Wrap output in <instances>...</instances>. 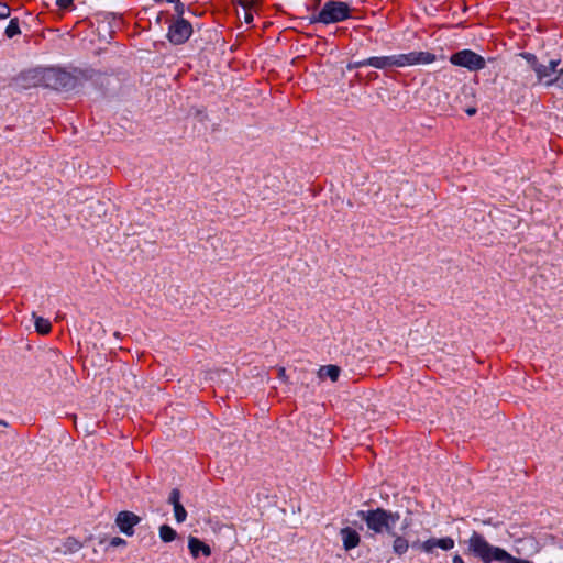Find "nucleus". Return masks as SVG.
<instances>
[{"instance_id":"obj_1","label":"nucleus","mask_w":563,"mask_h":563,"mask_svg":"<svg viewBox=\"0 0 563 563\" xmlns=\"http://www.w3.org/2000/svg\"><path fill=\"white\" fill-rule=\"evenodd\" d=\"M467 551L479 559L482 563H492L493 561L499 563H533L529 560L516 558L503 548L492 545L486 538L477 531H473L467 540Z\"/></svg>"},{"instance_id":"obj_2","label":"nucleus","mask_w":563,"mask_h":563,"mask_svg":"<svg viewBox=\"0 0 563 563\" xmlns=\"http://www.w3.org/2000/svg\"><path fill=\"white\" fill-rule=\"evenodd\" d=\"M44 88L69 91L76 89L88 78L87 73L80 69L67 71L59 67L44 68Z\"/></svg>"},{"instance_id":"obj_3","label":"nucleus","mask_w":563,"mask_h":563,"mask_svg":"<svg viewBox=\"0 0 563 563\" xmlns=\"http://www.w3.org/2000/svg\"><path fill=\"white\" fill-rule=\"evenodd\" d=\"M357 516L365 521L368 530L374 533H387L390 537L396 536L395 526L400 519L399 512L376 508L367 511L360 510Z\"/></svg>"},{"instance_id":"obj_4","label":"nucleus","mask_w":563,"mask_h":563,"mask_svg":"<svg viewBox=\"0 0 563 563\" xmlns=\"http://www.w3.org/2000/svg\"><path fill=\"white\" fill-rule=\"evenodd\" d=\"M350 18V8L344 2L328 1L318 14V21L324 24L336 23Z\"/></svg>"},{"instance_id":"obj_5","label":"nucleus","mask_w":563,"mask_h":563,"mask_svg":"<svg viewBox=\"0 0 563 563\" xmlns=\"http://www.w3.org/2000/svg\"><path fill=\"white\" fill-rule=\"evenodd\" d=\"M450 62L470 71H477L486 66L484 57L471 49H462L451 55Z\"/></svg>"},{"instance_id":"obj_6","label":"nucleus","mask_w":563,"mask_h":563,"mask_svg":"<svg viewBox=\"0 0 563 563\" xmlns=\"http://www.w3.org/2000/svg\"><path fill=\"white\" fill-rule=\"evenodd\" d=\"M44 68H31L21 71L15 78L14 82L18 87L29 89L32 87H44Z\"/></svg>"},{"instance_id":"obj_7","label":"nucleus","mask_w":563,"mask_h":563,"mask_svg":"<svg viewBox=\"0 0 563 563\" xmlns=\"http://www.w3.org/2000/svg\"><path fill=\"white\" fill-rule=\"evenodd\" d=\"M191 34V24L187 20L180 18L169 25L167 37L170 43L175 45H180L184 44L190 37Z\"/></svg>"},{"instance_id":"obj_8","label":"nucleus","mask_w":563,"mask_h":563,"mask_svg":"<svg viewBox=\"0 0 563 563\" xmlns=\"http://www.w3.org/2000/svg\"><path fill=\"white\" fill-rule=\"evenodd\" d=\"M141 518L132 511H120L117 515L115 523L119 527L120 531L126 536H132L134 533V526L140 523Z\"/></svg>"},{"instance_id":"obj_9","label":"nucleus","mask_w":563,"mask_h":563,"mask_svg":"<svg viewBox=\"0 0 563 563\" xmlns=\"http://www.w3.org/2000/svg\"><path fill=\"white\" fill-rule=\"evenodd\" d=\"M454 545L455 541L451 537L430 538L420 544V549L426 553H433L435 548L449 551L452 550Z\"/></svg>"},{"instance_id":"obj_10","label":"nucleus","mask_w":563,"mask_h":563,"mask_svg":"<svg viewBox=\"0 0 563 563\" xmlns=\"http://www.w3.org/2000/svg\"><path fill=\"white\" fill-rule=\"evenodd\" d=\"M406 56L408 66L426 65L437 60V56L430 52H410Z\"/></svg>"},{"instance_id":"obj_11","label":"nucleus","mask_w":563,"mask_h":563,"mask_svg":"<svg viewBox=\"0 0 563 563\" xmlns=\"http://www.w3.org/2000/svg\"><path fill=\"white\" fill-rule=\"evenodd\" d=\"M340 534L342 537L343 547L346 551L352 550L360 544L361 538L356 530L350 527L342 528Z\"/></svg>"},{"instance_id":"obj_12","label":"nucleus","mask_w":563,"mask_h":563,"mask_svg":"<svg viewBox=\"0 0 563 563\" xmlns=\"http://www.w3.org/2000/svg\"><path fill=\"white\" fill-rule=\"evenodd\" d=\"M188 548L190 554L196 559L201 552L205 556L211 555V548L196 537H189Z\"/></svg>"},{"instance_id":"obj_13","label":"nucleus","mask_w":563,"mask_h":563,"mask_svg":"<svg viewBox=\"0 0 563 563\" xmlns=\"http://www.w3.org/2000/svg\"><path fill=\"white\" fill-rule=\"evenodd\" d=\"M394 57L391 56H382V57H369L367 58L368 66L375 67L377 69H385L387 67L394 66Z\"/></svg>"},{"instance_id":"obj_14","label":"nucleus","mask_w":563,"mask_h":563,"mask_svg":"<svg viewBox=\"0 0 563 563\" xmlns=\"http://www.w3.org/2000/svg\"><path fill=\"white\" fill-rule=\"evenodd\" d=\"M340 367L336 365H325L321 366L318 374L320 378L329 377L332 382H336L340 376Z\"/></svg>"},{"instance_id":"obj_15","label":"nucleus","mask_w":563,"mask_h":563,"mask_svg":"<svg viewBox=\"0 0 563 563\" xmlns=\"http://www.w3.org/2000/svg\"><path fill=\"white\" fill-rule=\"evenodd\" d=\"M33 317L35 319V322H34L35 329L40 334H47L51 332L52 324L47 319L38 317L35 313H33Z\"/></svg>"},{"instance_id":"obj_16","label":"nucleus","mask_w":563,"mask_h":563,"mask_svg":"<svg viewBox=\"0 0 563 563\" xmlns=\"http://www.w3.org/2000/svg\"><path fill=\"white\" fill-rule=\"evenodd\" d=\"M82 548V543L74 537H68L63 543L64 553H75Z\"/></svg>"},{"instance_id":"obj_17","label":"nucleus","mask_w":563,"mask_h":563,"mask_svg":"<svg viewBox=\"0 0 563 563\" xmlns=\"http://www.w3.org/2000/svg\"><path fill=\"white\" fill-rule=\"evenodd\" d=\"M538 81L543 82L545 85V80L553 79L554 71H549L548 65L539 64L534 69Z\"/></svg>"},{"instance_id":"obj_18","label":"nucleus","mask_w":563,"mask_h":563,"mask_svg":"<svg viewBox=\"0 0 563 563\" xmlns=\"http://www.w3.org/2000/svg\"><path fill=\"white\" fill-rule=\"evenodd\" d=\"M176 531L168 525H162L159 527V538L162 539V541L172 542L176 539Z\"/></svg>"},{"instance_id":"obj_19","label":"nucleus","mask_w":563,"mask_h":563,"mask_svg":"<svg viewBox=\"0 0 563 563\" xmlns=\"http://www.w3.org/2000/svg\"><path fill=\"white\" fill-rule=\"evenodd\" d=\"M394 538H395L394 544H393L394 552L398 555L406 553L409 548L408 541L405 538L397 536V534Z\"/></svg>"},{"instance_id":"obj_20","label":"nucleus","mask_w":563,"mask_h":563,"mask_svg":"<svg viewBox=\"0 0 563 563\" xmlns=\"http://www.w3.org/2000/svg\"><path fill=\"white\" fill-rule=\"evenodd\" d=\"M20 26H19V20L16 18L11 19L9 25L5 29V35L9 38H12L13 36L20 34Z\"/></svg>"},{"instance_id":"obj_21","label":"nucleus","mask_w":563,"mask_h":563,"mask_svg":"<svg viewBox=\"0 0 563 563\" xmlns=\"http://www.w3.org/2000/svg\"><path fill=\"white\" fill-rule=\"evenodd\" d=\"M545 86H556L563 89V69H560L553 79L545 80Z\"/></svg>"},{"instance_id":"obj_22","label":"nucleus","mask_w":563,"mask_h":563,"mask_svg":"<svg viewBox=\"0 0 563 563\" xmlns=\"http://www.w3.org/2000/svg\"><path fill=\"white\" fill-rule=\"evenodd\" d=\"M174 516L178 523H181L186 520L187 511L183 505H176V507H174Z\"/></svg>"},{"instance_id":"obj_23","label":"nucleus","mask_w":563,"mask_h":563,"mask_svg":"<svg viewBox=\"0 0 563 563\" xmlns=\"http://www.w3.org/2000/svg\"><path fill=\"white\" fill-rule=\"evenodd\" d=\"M180 497V490L178 488H173L168 496V503L173 505V508L176 507V505H181Z\"/></svg>"},{"instance_id":"obj_24","label":"nucleus","mask_w":563,"mask_h":563,"mask_svg":"<svg viewBox=\"0 0 563 563\" xmlns=\"http://www.w3.org/2000/svg\"><path fill=\"white\" fill-rule=\"evenodd\" d=\"M394 57V66L395 67H406L408 66L407 56L406 54H397L393 55Z\"/></svg>"},{"instance_id":"obj_25","label":"nucleus","mask_w":563,"mask_h":563,"mask_svg":"<svg viewBox=\"0 0 563 563\" xmlns=\"http://www.w3.org/2000/svg\"><path fill=\"white\" fill-rule=\"evenodd\" d=\"M521 56L530 64L531 68L534 70L538 65L540 64L538 62V58L532 53H521Z\"/></svg>"},{"instance_id":"obj_26","label":"nucleus","mask_w":563,"mask_h":563,"mask_svg":"<svg viewBox=\"0 0 563 563\" xmlns=\"http://www.w3.org/2000/svg\"><path fill=\"white\" fill-rule=\"evenodd\" d=\"M365 66H368L367 58L363 59V60H357V62L349 63L346 68L349 70H353V69L365 67Z\"/></svg>"},{"instance_id":"obj_27","label":"nucleus","mask_w":563,"mask_h":563,"mask_svg":"<svg viewBox=\"0 0 563 563\" xmlns=\"http://www.w3.org/2000/svg\"><path fill=\"white\" fill-rule=\"evenodd\" d=\"M10 15V8L5 3H0V20L7 19Z\"/></svg>"},{"instance_id":"obj_28","label":"nucleus","mask_w":563,"mask_h":563,"mask_svg":"<svg viewBox=\"0 0 563 563\" xmlns=\"http://www.w3.org/2000/svg\"><path fill=\"white\" fill-rule=\"evenodd\" d=\"M174 4H175L174 9H175V12H176L178 19L183 18V14L185 12L184 3H181L180 1H177V3H174Z\"/></svg>"},{"instance_id":"obj_29","label":"nucleus","mask_w":563,"mask_h":563,"mask_svg":"<svg viewBox=\"0 0 563 563\" xmlns=\"http://www.w3.org/2000/svg\"><path fill=\"white\" fill-rule=\"evenodd\" d=\"M73 1L74 0H56V4L60 8V9H69L73 4Z\"/></svg>"},{"instance_id":"obj_30","label":"nucleus","mask_w":563,"mask_h":563,"mask_svg":"<svg viewBox=\"0 0 563 563\" xmlns=\"http://www.w3.org/2000/svg\"><path fill=\"white\" fill-rule=\"evenodd\" d=\"M125 544V540L120 537H114L110 541V545L112 547H119Z\"/></svg>"},{"instance_id":"obj_31","label":"nucleus","mask_w":563,"mask_h":563,"mask_svg":"<svg viewBox=\"0 0 563 563\" xmlns=\"http://www.w3.org/2000/svg\"><path fill=\"white\" fill-rule=\"evenodd\" d=\"M559 65H560V59L551 60V62L549 63V65H548V69H549V71H554V74H555V73L558 74L556 68H558V66H559Z\"/></svg>"},{"instance_id":"obj_32","label":"nucleus","mask_w":563,"mask_h":563,"mask_svg":"<svg viewBox=\"0 0 563 563\" xmlns=\"http://www.w3.org/2000/svg\"><path fill=\"white\" fill-rule=\"evenodd\" d=\"M278 377L283 380H286L287 376H286V369L284 367L278 368Z\"/></svg>"},{"instance_id":"obj_33","label":"nucleus","mask_w":563,"mask_h":563,"mask_svg":"<svg viewBox=\"0 0 563 563\" xmlns=\"http://www.w3.org/2000/svg\"><path fill=\"white\" fill-rule=\"evenodd\" d=\"M452 563H464V560L459 553H456L452 558Z\"/></svg>"},{"instance_id":"obj_34","label":"nucleus","mask_w":563,"mask_h":563,"mask_svg":"<svg viewBox=\"0 0 563 563\" xmlns=\"http://www.w3.org/2000/svg\"><path fill=\"white\" fill-rule=\"evenodd\" d=\"M244 20H245V22H246V23H251V22L253 21V15H252V13H250V12L245 11V13H244Z\"/></svg>"},{"instance_id":"obj_35","label":"nucleus","mask_w":563,"mask_h":563,"mask_svg":"<svg viewBox=\"0 0 563 563\" xmlns=\"http://www.w3.org/2000/svg\"><path fill=\"white\" fill-rule=\"evenodd\" d=\"M475 112H476V109H474V108H473V109H468V110H467V113H468L470 115L474 114Z\"/></svg>"},{"instance_id":"obj_36","label":"nucleus","mask_w":563,"mask_h":563,"mask_svg":"<svg viewBox=\"0 0 563 563\" xmlns=\"http://www.w3.org/2000/svg\"><path fill=\"white\" fill-rule=\"evenodd\" d=\"M0 426L7 427L8 424H7V422H5V421L0 420Z\"/></svg>"},{"instance_id":"obj_37","label":"nucleus","mask_w":563,"mask_h":563,"mask_svg":"<svg viewBox=\"0 0 563 563\" xmlns=\"http://www.w3.org/2000/svg\"><path fill=\"white\" fill-rule=\"evenodd\" d=\"M155 3H161L163 2L164 0H153Z\"/></svg>"}]
</instances>
